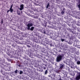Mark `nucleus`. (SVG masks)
Here are the masks:
<instances>
[{"instance_id": "obj_17", "label": "nucleus", "mask_w": 80, "mask_h": 80, "mask_svg": "<svg viewBox=\"0 0 80 80\" xmlns=\"http://www.w3.org/2000/svg\"><path fill=\"white\" fill-rule=\"evenodd\" d=\"M10 9L9 10H8L7 12V13H8V12H10Z\"/></svg>"}, {"instance_id": "obj_13", "label": "nucleus", "mask_w": 80, "mask_h": 80, "mask_svg": "<svg viewBox=\"0 0 80 80\" xmlns=\"http://www.w3.org/2000/svg\"><path fill=\"white\" fill-rule=\"evenodd\" d=\"M15 72L16 73H17L18 72V70H16V71H15Z\"/></svg>"}, {"instance_id": "obj_20", "label": "nucleus", "mask_w": 80, "mask_h": 80, "mask_svg": "<svg viewBox=\"0 0 80 80\" xmlns=\"http://www.w3.org/2000/svg\"><path fill=\"white\" fill-rule=\"evenodd\" d=\"M78 6L79 8H80V5H78Z\"/></svg>"}, {"instance_id": "obj_11", "label": "nucleus", "mask_w": 80, "mask_h": 80, "mask_svg": "<svg viewBox=\"0 0 80 80\" xmlns=\"http://www.w3.org/2000/svg\"><path fill=\"white\" fill-rule=\"evenodd\" d=\"M17 14L18 15H20V12H17Z\"/></svg>"}, {"instance_id": "obj_12", "label": "nucleus", "mask_w": 80, "mask_h": 80, "mask_svg": "<svg viewBox=\"0 0 80 80\" xmlns=\"http://www.w3.org/2000/svg\"><path fill=\"white\" fill-rule=\"evenodd\" d=\"M77 64H78V65H79V64H80V61H78L77 62Z\"/></svg>"}, {"instance_id": "obj_6", "label": "nucleus", "mask_w": 80, "mask_h": 80, "mask_svg": "<svg viewBox=\"0 0 80 80\" xmlns=\"http://www.w3.org/2000/svg\"><path fill=\"white\" fill-rule=\"evenodd\" d=\"M10 12L11 13H12L13 12V8H10L9 9Z\"/></svg>"}, {"instance_id": "obj_10", "label": "nucleus", "mask_w": 80, "mask_h": 80, "mask_svg": "<svg viewBox=\"0 0 80 80\" xmlns=\"http://www.w3.org/2000/svg\"><path fill=\"white\" fill-rule=\"evenodd\" d=\"M47 73H48V70H46V71L45 72V75H47Z\"/></svg>"}, {"instance_id": "obj_14", "label": "nucleus", "mask_w": 80, "mask_h": 80, "mask_svg": "<svg viewBox=\"0 0 80 80\" xmlns=\"http://www.w3.org/2000/svg\"><path fill=\"white\" fill-rule=\"evenodd\" d=\"M61 40L62 42H64V41H65V39H61Z\"/></svg>"}, {"instance_id": "obj_8", "label": "nucleus", "mask_w": 80, "mask_h": 80, "mask_svg": "<svg viewBox=\"0 0 80 80\" xmlns=\"http://www.w3.org/2000/svg\"><path fill=\"white\" fill-rule=\"evenodd\" d=\"M49 6H50V3H48L46 6V8H48V7H49Z\"/></svg>"}, {"instance_id": "obj_23", "label": "nucleus", "mask_w": 80, "mask_h": 80, "mask_svg": "<svg viewBox=\"0 0 80 80\" xmlns=\"http://www.w3.org/2000/svg\"><path fill=\"white\" fill-rule=\"evenodd\" d=\"M48 77H50V76H51L48 75Z\"/></svg>"}, {"instance_id": "obj_24", "label": "nucleus", "mask_w": 80, "mask_h": 80, "mask_svg": "<svg viewBox=\"0 0 80 80\" xmlns=\"http://www.w3.org/2000/svg\"><path fill=\"white\" fill-rule=\"evenodd\" d=\"M21 13H22V11H21Z\"/></svg>"}, {"instance_id": "obj_25", "label": "nucleus", "mask_w": 80, "mask_h": 80, "mask_svg": "<svg viewBox=\"0 0 80 80\" xmlns=\"http://www.w3.org/2000/svg\"><path fill=\"white\" fill-rule=\"evenodd\" d=\"M29 47H30V46H29Z\"/></svg>"}, {"instance_id": "obj_18", "label": "nucleus", "mask_w": 80, "mask_h": 80, "mask_svg": "<svg viewBox=\"0 0 80 80\" xmlns=\"http://www.w3.org/2000/svg\"><path fill=\"white\" fill-rule=\"evenodd\" d=\"M43 69H44L45 70V69H46V67H44Z\"/></svg>"}, {"instance_id": "obj_19", "label": "nucleus", "mask_w": 80, "mask_h": 80, "mask_svg": "<svg viewBox=\"0 0 80 80\" xmlns=\"http://www.w3.org/2000/svg\"><path fill=\"white\" fill-rule=\"evenodd\" d=\"M65 8H63V11H65Z\"/></svg>"}, {"instance_id": "obj_1", "label": "nucleus", "mask_w": 80, "mask_h": 80, "mask_svg": "<svg viewBox=\"0 0 80 80\" xmlns=\"http://www.w3.org/2000/svg\"><path fill=\"white\" fill-rule=\"evenodd\" d=\"M33 25V23L32 22H28V24L26 25L27 27V28L28 30H30V27H32Z\"/></svg>"}, {"instance_id": "obj_21", "label": "nucleus", "mask_w": 80, "mask_h": 80, "mask_svg": "<svg viewBox=\"0 0 80 80\" xmlns=\"http://www.w3.org/2000/svg\"><path fill=\"white\" fill-rule=\"evenodd\" d=\"M7 60H8V61H9V60H10V58H7Z\"/></svg>"}, {"instance_id": "obj_7", "label": "nucleus", "mask_w": 80, "mask_h": 80, "mask_svg": "<svg viewBox=\"0 0 80 80\" xmlns=\"http://www.w3.org/2000/svg\"><path fill=\"white\" fill-rule=\"evenodd\" d=\"M33 29H34V27H32L31 28H30V30L31 31H33Z\"/></svg>"}, {"instance_id": "obj_15", "label": "nucleus", "mask_w": 80, "mask_h": 80, "mask_svg": "<svg viewBox=\"0 0 80 80\" xmlns=\"http://www.w3.org/2000/svg\"><path fill=\"white\" fill-rule=\"evenodd\" d=\"M64 12H65V11H62L61 13L62 14H63V13H64Z\"/></svg>"}, {"instance_id": "obj_4", "label": "nucleus", "mask_w": 80, "mask_h": 80, "mask_svg": "<svg viewBox=\"0 0 80 80\" xmlns=\"http://www.w3.org/2000/svg\"><path fill=\"white\" fill-rule=\"evenodd\" d=\"M65 66V65L63 64H60L59 67L61 69H62L63 68V67Z\"/></svg>"}, {"instance_id": "obj_5", "label": "nucleus", "mask_w": 80, "mask_h": 80, "mask_svg": "<svg viewBox=\"0 0 80 80\" xmlns=\"http://www.w3.org/2000/svg\"><path fill=\"white\" fill-rule=\"evenodd\" d=\"M76 80H78L80 79V74L76 77Z\"/></svg>"}, {"instance_id": "obj_16", "label": "nucleus", "mask_w": 80, "mask_h": 80, "mask_svg": "<svg viewBox=\"0 0 80 80\" xmlns=\"http://www.w3.org/2000/svg\"><path fill=\"white\" fill-rule=\"evenodd\" d=\"M12 7H13V4H12V5H11V7L10 8H12Z\"/></svg>"}, {"instance_id": "obj_3", "label": "nucleus", "mask_w": 80, "mask_h": 80, "mask_svg": "<svg viewBox=\"0 0 80 80\" xmlns=\"http://www.w3.org/2000/svg\"><path fill=\"white\" fill-rule=\"evenodd\" d=\"M24 7V5H23V4H21L20 6V8H18L21 11H22V10H23Z\"/></svg>"}, {"instance_id": "obj_22", "label": "nucleus", "mask_w": 80, "mask_h": 80, "mask_svg": "<svg viewBox=\"0 0 80 80\" xmlns=\"http://www.w3.org/2000/svg\"><path fill=\"white\" fill-rule=\"evenodd\" d=\"M1 23H3V20H1Z\"/></svg>"}, {"instance_id": "obj_2", "label": "nucleus", "mask_w": 80, "mask_h": 80, "mask_svg": "<svg viewBox=\"0 0 80 80\" xmlns=\"http://www.w3.org/2000/svg\"><path fill=\"white\" fill-rule=\"evenodd\" d=\"M63 56L61 55H58V57H57L56 58V62H60L62 60V58H63Z\"/></svg>"}, {"instance_id": "obj_9", "label": "nucleus", "mask_w": 80, "mask_h": 80, "mask_svg": "<svg viewBox=\"0 0 80 80\" xmlns=\"http://www.w3.org/2000/svg\"><path fill=\"white\" fill-rule=\"evenodd\" d=\"M22 73H23V71H20L19 72V74L20 75H22Z\"/></svg>"}]
</instances>
